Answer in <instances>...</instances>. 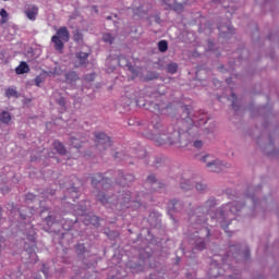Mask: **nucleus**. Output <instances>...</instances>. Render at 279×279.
I'll return each instance as SVG.
<instances>
[{
	"label": "nucleus",
	"instance_id": "nucleus-15",
	"mask_svg": "<svg viewBox=\"0 0 279 279\" xmlns=\"http://www.w3.org/2000/svg\"><path fill=\"white\" fill-rule=\"evenodd\" d=\"M232 109L235 114H241V100L234 93H231Z\"/></svg>",
	"mask_w": 279,
	"mask_h": 279
},
{
	"label": "nucleus",
	"instance_id": "nucleus-51",
	"mask_svg": "<svg viewBox=\"0 0 279 279\" xmlns=\"http://www.w3.org/2000/svg\"><path fill=\"white\" fill-rule=\"evenodd\" d=\"M213 277H214V278H217V275H216V274H214V275H213Z\"/></svg>",
	"mask_w": 279,
	"mask_h": 279
},
{
	"label": "nucleus",
	"instance_id": "nucleus-23",
	"mask_svg": "<svg viewBox=\"0 0 279 279\" xmlns=\"http://www.w3.org/2000/svg\"><path fill=\"white\" fill-rule=\"evenodd\" d=\"M66 191H68V193L71 194L70 197H72V199L75 202V199H77V197H78L77 187L71 186V187H68Z\"/></svg>",
	"mask_w": 279,
	"mask_h": 279
},
{
	"label": "nucleus",
	"instance_id": "nucleus-3",
	"mask_svg": "<svg viewBox=\"0 0 279 279\" xmlns=\"http://www.w3.org/2000/svg\"><path fill=\"white\" fill-rule=\"evenodd\" d=\"M215 206H217V201L210 197L203 207L196 209L195 214L189 215L192 230H198L196 234L192 232L187 233L190 243L194 245L193 252H195V250L202 252V250L206 247V242L202 236H210V229H208V223H206V216Z\"/></svg>",
	"mask_w": 279,
	"mask_h": 279
},
{
	"label": "nucleus",
	"instance_id": "nucleus-57",
	"mask_svg": "<svg viewBox=\"0 0 279 279\" xmlns=\"http://www.w3.org/2000/svg\"><path fill=\"white\" fill-rule=\"evenodd\" d=\"M215 269H216V270H218V269H219V267H216Z\"/></svg>",
	"mask_w": 279,
	"mask_h": 279
},
{
	"label": "nucleus",
	"instance_id": "nucleus-5",
	"mask_svg": "<svg viewBox=\"0 0 279 279\" xmlns=\"http://www.w3.org/2000/svg\"><path fill=\"white\" fill-rule=\"evenodd\" d=\"M196 160H199V162H205L208 171H211L213 173H221V171H226V169H230V167H232L230 162L215 159L213 155L208 154L197 155Z\"/></svg>",
	"mask_w": 279,
	"mask_h": 279
},
{
	"label": "nucleus",
	"instance_id": "nucleus-21",
	"mask_svg": "<svg viewBox=\"0 0 279 279\" xmlns=\"http://www.w3.org/2000/svg\"><path fill=\"white\" fill-rule=\"evenodd\" d=\"M122 99L124 101V106H130V104H132V101H136V105L141 106V104L138 102V100H136V97H134V96H130L126 94L125 96H122Z\"/></svg>",
	"mask_w": 279,
	"mask_h": 279
},
{
	"label": "nucleus",
	"instance_id": "nucleus-19",
	"mask_svg": "<svg viewBox=\"0 0 279 279\" xmlns=\"http://www.w3.org/2000/svg\"><path fill=\"white\" fill-rule=\"evenodd\" d=\"M53 148L56 149V151H58L61 156H64V154H66V148L64 147V144L56 141L53 143Z\"/></svg>",
	"mask_w": 279,
	"mask_h": 279
},
{
	"label": "nucleus",
	"instance_id": "nucleus-59",
	"mask_svg": "<svg viewBox=\"0 0 279 279\" xmlns=\"http://www.w3.org/2000/svg\"><path fill=\"white\" fill-rule=\"evenodd\" d=\"M246 258H247V253H246Z\"/></svg>",
	"mask_w": 279,
	"mask_h": 279
},
{
	"label": "nucleus",
	"instance_id": "nucleus-6",
	"mask_svg": "<svg viewBox=\"0 0 279 279\" xmlns=\"http://www.w3.org/2000/svg\"><path fill=\"white\" fill-rule=\"evenodd\" d=\"M70 38L69 28L66 26L60 27L56 35L51 37V43H53L56 51H62L64 49V43H69Z\"/></svg>",
	"mask_w": 279,
	"mask_h": 279
},
{
	"label": "nucleus",
	"instance_id": "nucleus-31",
	"mask_svg": "<svg viewBox=\"0 0 279 279\" xmlns=\"http://www.w3.org/2000/svg\"><path fill=\"white\" fill-rule=\"evenodd\" d=\"M215 128H216L215 122H210V123H209V126H206V128H205V132H206L207 134H213V132H215Z\"/></svg>",
	"mask_w": 279,
	"mask_h": 279
},
{
	"label": "nucleus",
	"instance_id": "nucleus-10",
	"mask_svg": "<svg viewBox=\"0 0 279 279\" xmlns=\"http://www.w3.org/2000/svg\"><path fill=\"white\" fill-rule=\"evenodd\" d=\"M144 108L146 110H149V112H153L155 114V119H158V114H162V106L156 104V102H150L147 105V102L143 104Z\"/></svg>",
	"mask_w": 279,
	"mask_h": 279
},
{
	"label": "nucleus",
	"instance_id": "nucleus-8",
	"mask_svg": "<svg viewBox=\"0 0 279 279\" xmlns=\"http://www.w3.org/2000/svg\"><path fill=\"white\" fill-rule=\"evenodd\" d=\"M110 182H112V180L108 179V178H104L102 173H98L95 174L92 178V184L93 186H97V184L101 183L102 184V189L105 191H107V189H110Z\"/></svg>",
	"mask_w": 279,
	"mask_h": 279
},
{
	"label": "nucleus",
	"instance_id": "nucleus-53",
	"mask_svg": "<svg viewBox=\"0 0 279 279\" xmlns=\"http://www.w3.org/2000/svg\"><path fill=\"white\" fill-rule=\"evenodd\" d=\"M218 86H221V83L218 81Z\"/></svg>",
	"mask_w": 279,
	"mask_h": 279
},
{
	"label": "nucleus",
	"instance_id": "nucleus-20",
	"mask_svg": "<svg viewBox=\"0 0 279 279\" xmlns=\"http://www.w3.org/2000/svg\"><path fill=\"white\" fill-rule=\"evenodd\" d=\"M65 80L66 82L73 83V82H77V80H80V76L77 75V72H68L65 74Z\"/></svg>",
	"mask_w": 279,
	"mask_h": 279
},
{
	"label": "nucleus",
	"instance_id": "nucleus-42",
	"mask_svg": "<svg viewBox=\"0 0 279 279\" xmlns=\"http://www.w3.org/2000/svg\"><path fill=\"white\" fill-rule=\"evenodd\" d=\"M49 195H50V196L56 195V190H51L50 192L47 191V192L44 194V197L49 198Z\"/></svg>",
	"mask_w": 279,
	"mask_h": 279
},
{
	"label": "nucleus",
	"instance_id": "nucleus-1",
	"mask_svg": "<svg viewBox=\"0 0 279 279\" xmlns=\"http://www.w3.org/2000/svg\"><path fill=\"white\" fill-rule=\"evenodd\" d=\"M179 123L185 125L187 131H177L173 126H162V122H151L154 133H147L146 137L154 141L156 145H177V147H189L193 143L195 136L193 132H197V128H204L208 123V113L199 111L196 116H191L189 107L183 108V113Z\"/></svg>",
	"mask_w": 279,
	"mask_h": 279
},
{
	"label": "nucleus",
	"instance_id": "nucleus-38",
	"mask_svg": "<svg viewBox=\"0 0 279 279\" xmlns=\"http://www.w3.org/2000/svg\"><path fill=\"white\" fill-rule=\"evenodd\" d=\"M40 84H43V77L36 76L35 77V86L40 87Z\"/></svg>",
	"mask_w": 279,
	"mask_h": 279
},
{
	"label": "nucleus",
	"instance_id": "nucleus-40",
	"mask_svg": "<svg viewBox=\"0 0 279 279\" xmlns=\"http://www.w3.org/2000/svg\"><path fill=\"white\" fill-rule=\"evenodd\" d=\"M137 158H145L146 154L144 149H140L137 153Z\"/></svg>",
	"mask_w": 279,
	"mask_h": 279
},
{
	"label": "nucleus",
	"instance_id": "nucleus-33",
	"mask_svg": "<svg viewBox=\"0 0 279 279\" xmlns=\"http://www.w3.org/2000/svg\"><path fill=\"white\" fill-rule=\"evenodd\" d=\"M41 271H43L45 278H49V267H47V264L43 265Z\"/></svg>",
	"mask_w": 279,
	"mask_h": 279
},
{
	"label": "nucleus",
	"instance_id": "nucleus-48",
	"mask_svg": "<svg viewBox=\"0 0 279 279\" xmlns=\"http://www.w3.org/2000/svg\"><path fill=\"white\" fill-rule=\"evenodd\" d=\"M84 213H86V209H82V215H84Z\"/></svg>",
	"mask_w": 279,
	"mask_h": 279
},
{
	"label": "nucleus",
	"instance_id": "nucleus-9",
	"mask_svg": "<svg viewBox=\"0 0 279 279\" xmlns=\"http://www.w3.org/2000/svg\"><path fill=\"white\" fill-rule=\"evenodd\" d=\"M24 13L28 21H36V17L38 16V8L36 4H27L24 9Z\"/></svg>",
	"mask_w": 279,
	"mask_h": 279
},
{
	"label": "nucleus",
	"instance_id": "nucleus-58",
	"mask_svg": "<svg viewBox=\"0 0 279 279\" xmlns=\"http://www.w3.org/2000/svg\"><path fill=\"white\" fill-rule=\"evenodd\" d=\"M1 217H2V216H1V214H0V221H1Z\"/></svg>",
	"mask_w": 279,
	"mask_h": 279
},
{
	"label": "nucleus",
	"instance_id": "nucleus-41",
	"mask_svg": "<svg viewBox=\"0 0 279 279\" xmlns=\"http://www.w3.org/2000/svg\"><path fill=\"white\" fill-rule=\"evenodd\" d=\"M126 66H129V70L131 71V73H133V75H135V76L138 75V72L136 71V69H134V66L129 65L128 63H126Z\"/></svg>",
	"mask_w": 279,
	"mask_h": 279
},
{
	"label": "nucleus",
	"instance_id": "nucleus-47",
	"mask_svg": "<svg viewBox=\"0 0 279 279\" xmlns=\"http://www.w3.org/2000/svg\"><path fill=\"white\" fill-rule=\"evenodd\" d=\"M94 12L98 13L97 7H93Z\"/></svg>",
	"mask_w": 279,
	"mask_h": 279
},
{
	"label": "nucleus",
	"instance_id": "nucleus-54",
	"mask_svg": "<svg viewBox=\"0 0 279 279\" xmlns=\"http://www.w3.org/2000/svg\"><path fill=\"white\" fill-rule=\"evenodd\" d=\"M1 210H3V208L0 207V215H1Z\"/></svg>",
	"mask_w": 279,
	"mask_h": 279
},
{
	"label": "nucleus",
	"instance_id": "nucleus-46",
	"mask_svg": "<svg viewBox=\"0 0 279 279\" xmlns=\"http://www.w3.org/2000/svg\"><path fill=\"white\" fill-rule=\"evenodd\" d=\"M20 216H21V219H27V217L23 214H20Z\"/></svg>",
	"mask_w": 279,
	"mask_h": 279
},
{
	"label": "nucleus",
	"instance_id": "nucleus-45",
	"mask_svg": "<svg viewBox=\"0 0 279 279\" xmlns=\"http://www.w3.org/2000/svg\"><path fill=\"white\" fill-rule=\"evenodd\" d=\"M114 157L116 158H121V153H117Z\"/></svg>",
	"mask_w": 279,
	"mask_h": 279
},
{
	"label": "nucleus",
	"instance_id": "nucleus-35",
	"mask_svg": "<svg viewBox=\"0 0 279 279\" xmlns=\"http://www.w3.org/2000/svg\"><path fill=\"white\" fill-rule=\"evenodd\" d=\"M195 186H196V191H199V193H202L206 189L205 183H196Z\"/></svg>",
	"mask_w": 279,
	"mask_h": 279
},
{
	"label": "nucleus",
	"instance_id": "nucleus-49",
	"mask_svg": "<svg viewBox=\"0 0 279 279\" xmlns=\"http://www.w3.org/2000/svg\"><path fill=\"white\" fill-rule=\"evenodd\" d=\"M49 158H53V155H48Z\"/></svg>",
	"mask_w": 279,
	"mask_h": 279
},
{
	"label": "nucleus",
	"instance_id": "nucleus-34",
	"mask_svg": "<svg viewBox=\"0 0 279 279\" xmlns=\"http://www.w3.org/2000/svg\"><path fill=\"white\" fill-rule=\"evenodd\" d=\"M35 250H36V246H35V245H32V246H31V250L27 251L28 254H29V256H31V258H36V252H35Z\"/></svg>",
	"mask_w": 279,
	"mask_h": 279
},
{
	"label": "nucleus",
	"instance_id": "nucleus-27",
	"mask_svg": "<svg viewBox=\"0 0 279 279\" xmlns=\"http://www.w3.org/2000/svg\"><path fill=\"white\" fill-rule=\"evenodd\" d=\"M168 73H171V75L178 73V63H169L167 66Z\"/></svg>",
	"mask_w": 279,
	"mask_h": 279
},
{
	"label": "nucleus",
	"instance_id": "nucleus-39",
	"mask_svg": "<svg viewBox=\"0 0 279 279\" xmlns=\"http://www.w3.org/2000/svg\"><path fill=\"white\" fill-rule=\"evenodd\" d=\"M57 104H59V106H62L64 108L66 100H64V97H60L59 99H57Z\"/></svg>",
	"mask_w": 279,
	"mask_h": 279
},
{
	"label": "nucleus",
	"instance_id": "nucleus-44",
	"mask_svg": "<svg viewBox=\"0 0 279 279\" xmlns=\"http://www.w3.org/2000/svg\"><path fill=\"white\" fill-rule=\"evenodd\" d=\"M170 0H163V3H166V5H169V8H173V5L171 3H169ZM173 3H175V0H172Z\"/></svg>",
	"mask_w": 279,
	"mask_h": 279
},
{
	"label": "nucleus",
	"instance_id": "nucleus-18",
	"mask_svg": "<svg viewBox=\"0 0 279 279\" xmlns=\"http://www.w3.org/2000/svg\"><path fill=\"white\" fill-rule=\"evenodd\" d=\"M12 121V114L9 111H2L0 113V123L8 125Z\"/></svg>",
	"mask_w": 279,
	"mask_h": 279
},
{
	"label": "nucleus",
	"instance_id": "nucleus-12",
	"mask_svg": "<svg viewBox=\"0 0 279 279\" xmlns=\"http://www.w3.org/2000/svg\"><path fill=\"white\" fill-rule=\"evenodd\" d=\"M149 260H151V257L144 259L143 264H134V262H129L126 266L130 267V269H133L134 271H144Z\"/></svg>",
	"mask_w": 279,
	"mask_h": 279
},
{
	"label": "nucleus",
	"instance_id": "nucleus-25",
	"mask_svg": "<svg viewBox=\"0 0 279 279\" xmlns=\"http://www.w3.org/2000/svg\"><path fill=\"white\" fill-rule=\"evenodd\" d=\"M181 189L183 191H190V189H193V182H191V180H183L181 182Z\"/></svg>",
	"mask_w": 279,
	"mask_h": 279
},
{
	"label": "nucleus",
	"instance_id": "nucleus-52",
	"mask_svg": "<svg viewBox=\"0 0 279 279\" xmlns=\"http://www.w3.org/2000/svg\"><path fill=\"white\" fill-rule=\"evenodd\" d=\"M180 9H182V4H178Z\"/></svg>",
	"mask_w": 279,
	"mask_h": 279
},
{
	"label": "nucleus",
	"instance_id": "nucleus-50",
	"mask_svg": "<svg viewBox=\"0 0 279 279\" xmlns=\"http://www.w3.org/2000/svg\"><path fill=\"white\" fill-rule=\"evenodd\" d=\"M233 121V123H239V121H235V120H232Z\"/></svg>",
	"mask_w": 279,
	"mask_h": 279
},
{
	"label": "nucleus",
	"instance_id": "nucleus-30",
	"mask_svg": "<svg viewBox=\"0 0 279 279\" xmlns=\"http://www.w3.org/2000/svg\"><path fill=\"white\" fill-rule=\"evenodd\" d=\"M71 145L74 146L75 149H80V147H82V142L77 138H72Z\"/></svg>",
	"mask_w": 279,
	"mask_h": 279
},
{
	"label": "nucleus",
	"instance_id": "nucleus-13",
	"mask_svg": "<svg viewBox=\"0 0 279 279\" xmlns=\"http://www.w3.org/2000/svg\"><path fill=\"white\" fill-rule=\"evenodd\" d=\"M180 208H182V202L180 201H170L168 203V213L172 219H173V211L178 213Z\"/></svg>",
	"mask_w": 279,
	"mask_h": 279
},
{
	"label": "nucleus",
	"instance_id": "nucleus-24",
	"mask_svg": "<svg viewBox=\"0 0 279 279\" xmlns=\"http://www.w3.org/2000/svg\"><path fill=\"white\" fill-rule=\"evenodd\" d=\"M158 49L161 53H165L167 49H169V44L167 43V40H160L158 43Z\"/></svg>",
	"mask_w": 279,
	"mask_h": 279
},
{
	"label": "nucleus",
	"instance_id": "nucleus-22",
	"mask_svg": "<svg viewBox=\"0 0 279 279\" xmlns=\"http://www.w3.org/2000/svg\"><path fill=\"white\" fill-rule=\"evenodd\" d=\"M5 97H8V99H11V97L19 98V93L14 87H9L5 89Z\"/></svg>",
	"mask_w": 279,
	"mask_h": 279
},
{
	"label": "nucleus",
	"instance_id": "nucleus-37",
	"mask_svg": "<svg viewBox=\"0 0 279 279\" xmlns=\"http://www.w3.org/2000/svg\"><path fill=\"white\" fill-rule=\"evenodd\" d=\"M34 199H36V195L33 193L26 194V202H34Z\"/></svg>",
	"mask_w": 279,
	"mask_h": 279
},
{
	"label": "nucleus",
	"instance_id": "nucleus-14",
	"mask_svg": "<svg viewBox=\"0 0 279 279\" xmlns=\"http://www.w3.org/2000/svg\"><path fill=\"white\" fill-rule=\"evenodd\" d=\"M88 52H76V59L78 63H76V66H86L88 64Z\"/></svg>",
	"mask_w": 279,
	"mask_h": 279
},
{
	"label": "nucleus",
	"instance_id": "nucleus-55",
	"mask_svg": "<svg viewBox=\"0 0 279 279\" xmlns=\"http://www.w3.org/2000/svg\"><path fill=\"white\" fill-rule=\"evenodd\" d=\"M122 160H126V158H125V157H123V158H122Z\"/></svg>",
	"mask_w": 279,
	"mask_h": 279
},
{
	"label": "nucleus",
	"instance_id": "nucleus-43",
	"mask_svg": "<svg viewBox=\"0 0 279 279\" xmlns=\"http://www.w3.org/2000/svg\"><path fill=\"white\" fill-rule=\"evenodd\" d=\"M76 250L82 253L85 252L86 247H84V244H77Z\"/></svg>",
	"mask_w": 279,
	"mask_h": 279
},
{
	"label": "nucleus",
	"instance_id": "nucleus-56",
	"mask_svg": "<svg viewBox=\"0 0 279 279\" xmlns=\"http://www.w3.org/2000/svg\"><path fill=\"white\" fill-rule=\"evenodd\" d=\"M107 19L110 21V19H111V17H110V16H108Z\"/></svg>",
	"mask_w": 279,
	"mask_h": 279
},
{
	"label": "nucleus",
	"instance_id": "nucleus-11",
	"mask_svg": "<svg viewBox=\"0 0 279 279\" xmlns=\"http://www.w3.org/2000/svg\"><path fill=\"white\" fill-rule=\"evenodd\" d=\"M146 184H151L153 191H157V189H158V191L160 193H162V189H165V184L158 183L156 181V177L154 174L148 175V178L146 180Z\"/></svg>",
	"mask_w": 279,
	"mask_h": 279
},
{
	"label": "nucleus",
	"instance_id": "nucleus-29",
	"mask_svg": "<svg viewBox=\"0 0 279 279\" xmlns=\"http://www.w3.org/2000/svg\"><path fill=\"white\" fill-rule=\"evenodd\" d=\"M0 16H1V23H8V11H5V9H1L0 10Z\"/></svg>",
	"mask_w": 279,
	"mask_h": 279
},
{
	"label": "nucleus",
	"instance_id": "nucleus-26",
	"mask_svg": "<svg viewBox=\"0 0 279 279\" xmlns=\"http://www.w3.org/2000/svg\"><path fill=\"white\" fill-rule=\"evenodd\" d=\"M218 29L221 34H232L233 29H232V26L229 24V25H226V26H218Z\"/></svg>",
	"mask_w": 279,
	"mask_h": 279
},
{
	"label": "nucleus",
	"instance_id": "nucleus-2",
	"mask_svg": "<svg viewBox=\"0 0 279 279\" xmlns=\"http://www.w3.org/2000/svg\"><path fill=\"white\" fill-rule=\"evenodd\" d=\"M119 175L122 178V180L118 183L120 186H122V191L119 192L118 196H108V194L100 192L98 194L99 202L105 205L106 208H111V210H125V208H141V204L143 199H141L145 194L136 195L132 194V192L128 191L125 189V184L128 182H134V175L133 174H125L123 175L122 171H119Z\"/></svg>",
	"mask_w": 279,
	"mask_h": 279
},
{
	"label": "nucleus",
	"instance_id": "nucleus-7",
	"mask_svg": "<svg viewBox=\"0 0 279 279\" xmlns=\"http://www.w3.org/2000/svg\"><path fill=\"white\" fill-rule=\"evenodd\" d=\"M95 138H96V143H97V147L99 149H108V147L112 146V141H110V137H108V135H106V133H96L95 134Z\"/></svg>",
	"mask_w": 279,
	"mask_h": 279
},
{
	"label": "nucleus",
	"instance_id": "nucleus-28",
	"mask_svg": "<svg viewBox=\"0 0 279 279\" xmlns=\"http://www.w3.org/2000/svg\"><path fill=\"white\" fill-rule=\"evenodd\" d=\"M102 40L105 43H109V45H112V40H114V37H112V35L110 33H105L102 35Z\"/></svg>",
	"mask_w": 279,
	"mask_h": 279
},
{
	"label": "nucleus",
	"instance_id": "nucleus-36",
	"mask_svg": "<svg viewBox=\"0 0 279 279\" xmlns=\"http://www.w3.org/2000/svg\"><path fill=\"white\" fill-rule=\"evenodd\" d=\"M46 222L48 226H53V223H56V219H53V216H48L46 218Z\"/></svg>",
	"mask_w": 279,
	"mask_h": 279
},
{
	"label": "nucleus",
	"instance_id": "nucleus-4",
	"mask_svg": "<svg viewBox=\"0 0 279 279\" xmlns=\"http://www.w3.org/2000/svg\"><path fill=\"white\" fill-rule=\"evenodd\" d=\"M243 203L234 201L219 209V213L217 214V221L220 223L225 232H228L230 221H232V219H234V217H236V215L243 210Z\"/></svg>",
	"mask_w": 279,
	"mask_h": 279
},
{
	"label": "nucleus",
	"instance_id": "nucleus-16",
	"mask_svg": "<svg viewBox=\"0 0 279 279\" xmlns=\"http://www.w3.org/2000/svg\"><path fill=\"white\" fill-rule=\"evenodd\" d=\"M29 64L27 62L22 61L20 64L15 68L16 75H25V73H29Z\"/></svg>",
	"mask_w": 279,
	"mask_h": 279
},
{
	"label": "nucleus",
	"instance_id": "nucleus-60",
	"mask_svg": "<svg viewBox=\"0 0 279 279\" xmlns=\"http://www.w3.org/2000/svg\"><path fill=\"white\" fill-rule=\"evenodd\" d=\"M3 1H9V0H3Z\"/></svg>",
	"mask_w": 279,
	"mask_h": 279
},
{
	"label": "nucleus",
	"instance_id": "nucleus-17",
	"mask_svg": "<svg viewBox=\"0 0 279 279\" xmlns=\"http://www.w3.org/2000/svg\"><path fill=\"white\" fill-rule=\"evenodd\" d=\"M88 223L97 228L99 226V217L93 214L85 216V225L88 226Z\"/></svg>",
	"mask_w": 279,
	"mask_h": 279
},
{
	"label": "nucleus",
	"instance_id": "nucleus-32",
	"mask_svg": "<svg viewBox=\"0 0 279 279\" xmlns=\"http://www.w3.org/2000/svg\"><path fill=\"white\" fill-rule=\"evenodd\" d=\"M193 147H195L196 149H202V147H204V142L197 140L193 142Z\"/></svg>",
	"mask_w": 279,
	"mask_h": 279
}]
</instances>
